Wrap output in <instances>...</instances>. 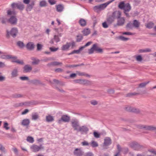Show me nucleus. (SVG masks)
<instances>
[{"label":"nucleus","mask_w":156,"mask_h":156,"mask_svg":"<svg viewBox=\"0 0 156 156\" xmlns=\"http://www.w3.org/2000/svg\"><path fill=\"white\" fill-rule=\"evenodd\" d=\"M7 14L8 15H15L16 12L14 11H11L10 10H8L7 12Z\"/></svg>","instance_id":"obj_50"},{"label":"nucleus","mask_w":156,"mask_h":156,"mask_svg":"<svg viewBox=\"0 0 156 156\" xmlns=\"http://www.w3.org/2000/svg\"><path fill=\"white\" fill-rule=\"evenodd\" d=\"M70 119L69 116L66 115H63L62 116L60 119L58 120V122L60 124L61 123L62 121L65 122H68L69 121Z\"/></svg>","instance_id":"obj_12"},{"label":"nucleus","mask_w":156,"mask_h":156,"mask_svg":"<svg viewBox=\"0 0 156 156\" xmlns=\"http://www.w3.org/2000/svg\"><path fill=\"white\" fill-rule=\"evenodd\" d=\"M89 131V129L86 126H80L77 131L78 132H80L82 133H85L87 134Z\"/></svg>","instance_id":"obj_13"},{"label":"nucleus","mask_w":156,"mask_h":156,"mask_svg":"<svg viewBox=\"0 0 156 156\" xmlns=\"http://www.w3.org/2000/svg\"><path fill=\"white\" fill-rule=\"evenodd\" d=\"M133 26V24L131 22H129L127 24L126 27L127 29H132Z\"/></svg>","instance_id":"obj_39"},{"label":"nucleus","mask_w":156,"mask_h":156,"mask_svg":"<svg viewBox=\"0 0 156 156\" xmlns=\"http://www.w3.org/2000/svg\"><path fill=\"white\" fill-rule=\"evenodd\" d=\"M56 10L58 12H62L64 9V5L62 4H59L56 6Z\"/></svg>","instance_id":"obj_22"},{"label":"nucleus","mask_w":156,"mask_h":156,"mask_svg":"<svg viewBox=\"0 0 156 156\" xmlns=\"http://www.w3.org/2000/svg\"><path fill=\"white\" fill-rule=\"evenodd\" d=\"M39 116L37 113L36 112L33 113L32 115V120H36L39 118Z\"/></svg>","instance_id":"obj_29"},{"label":"nucleus","mask_w":156,"mask_h":156,"mask_svg":"<svg viewBox=\"0 0 156 156\" xmlns=\"http://www.w3.org/2000/svg\"><path fill=\"white\" fill-rule=\"evenodd\" d=\"M32 70V67L29 65H25L23 67V72L24 73H29Z\"/></svg>","instance_id":"obj_17"},{"label":"nucleus","mask_w":156,"mask_h":156,"mask_svg":"<svg viewBox=\"0 0 156 156\" xmlns=\"http://www.w3.org/2000/svg\"><path fill=\"white\" fill-rule=\"evenodd\" d=\"M73 82L75 83H78L81 84L88 85H91V82L89 80H86L77 79L73 80Z\"/></svg>","instance_id":"obj_6"},{"label":"nucleus","mask_w":156,"mask_h":156,"mask_svg":"<svg viewBox=\"0 0 156 156\" xmlns=\"http://www.w3.org/2000/svg\"><path fill=\"white\" fill-rule=\"evenodd\" d=\"M85 156H94V154L92 152L90 151L86 153Z\"/></svg>","instance_id":"obj_60"},{"label":"nucleus","mask_w":156,"mask_h":156,"mask_svg":"<svg viewBox=\"0 0 156 156\" xmlns=\"http://www.w3.org/2000/svg\"><path fill=\"white\" fill-rule=\"evenodd\" d=\"M125 109L128 112L136 113H139L140 112V111L139 109L129 106L125 107Z\"/></svg>","instance_id":"obj_9"},{"label":"nucleus","mask_w":156,"mask_h":156,"mask_svg":"<svg viewBox=\"0 0 156 156\" xmlns=\"http://www.w3.org/2000/svg\"><path fill=\"white\" fill-rule=\"evenodd\" d=\"M146 125H139L137 126V127L140 129H144L146 130Z\"/></svg>","instance_id":"obj_51"},{"label":"nucleus","mask_w":156,"mask_h":156,"mask_svg":"<svg viewBox=\"0 0 156 156\" xmlns=\"http://www.w3.org/2000/svg\"><path fill=\"white\" fill-rule=\"evenodd\" d=\"M125 22V19L124 17H120L119 18L117 19V23L114 24V27H115L117 26H122L124 24Z\"/></svg>","instance_id":"obj_10"},{"label":"nucleus","mask_w":156,"mask_h":156,"mask_svg":"<svg viewBox=\"0 0 156 156\" xmlns=\"http://www.w3.org/2000/svg\"><path fill=\"white\" fill-rule=\"evenodd\" d=\"M138 94H139V93H130L126 95V96L129 97Z\"/></svg>","instance_id":"obj_57"},{"label":"nucleus","mask_w":156,"mask_h":156,"mask_svg":"<svg viewBox=\"0 0 156 156\" xmlns=\"http://www.w3.org/2000/svg\"><path fill=\"white\" fill-rule=\"evenodd\" d=\"M1 58L3 59H9L11 58H13L11 55H1Z\"/></svg>","instance_id":"obj_34"},{"label":"nucleus","mask_w":156,"mask_h":156,"mask_svg":"<svg viewBox=\"0 0 156 156\" xmlns=\"http://www.w3.org/2000/svg\"><path fill=\"white\" fill-rule=\"evenodd\" d=\"M92 41H89L87 42L84 46H81V47L83 49L86 47H87L92 44Z\"/></svg>","instance_id":"obj_56"},{"label":"nucleus","mask_w":156,"mask_h":156,"mask_svg":"<svg viewBox=\"0 0 156 156\" xmlns=\"http://www.w3.org/2000/svg\"><path fill=\"white\" fill-rule=\"evenodd\" d=\"M70 47L69 42H67L66 44L63 45L61 47L62 51H66L68 50Z\"/></svg>","instance_id":"obj_25"},{"label":"nucleus","mask_w":156,"mask_h":156,"mask_svg":"<svg viewBox=\"0 0 156 156\" xmlns=\"http://www.w3.org/2000/svg\"><path fill=\"white\" fill-rule=\"evenodd\" d=\"M14 98H19L23 97V95L20 94H15L12 95Z\"/></svg>","instance_id":"obj_49"},{"label":"nucleus","mask_w":156,"mask_h":156,"mask_svg":"<svg viewBox=\"0 0 156 156\" xmlns=\"http://www.w3.org/2000/svg\"><path fill=\"white\" fill-rule=\"evenodd\" d=\"M149 82V81H148L147 82H144L141 83L139 84V87H145L147 84H148Z\"/></svg>","instance_id":"obj_47"},{"label":"nucleus","mask_w":156,"mask_h":156,"mask_svg":"<svg viewBox=\"0 0 156 156\" xmlns=\"http://www.w3.org/2000/svg\"><path fill=\"white\" fill-rule=\"evenodd\" d=\"M77 74L80 76H84L87 77H90V75L84 72H80L79 71H77Z\"/></svg>","instance_id":"obj_36"},{"label":"nucleus","mask_w":156,"mask_h":156,"mask_svg":"<svg viewBox=\"0 0 156 156\" xmlns=\"http://www.w3.org/2000/svg\"><path fill=\"white\" fill-rule=\"evenodd\" d=\"M9 124L8 123L6 122H4V126L3 127L5 128L6 130H8L9 129V127H8V126Z\"/></svg>","instance_id":"obj_55"},{"label":"nucleus","mask_w":156,"mask_h":156,"mask_svg":"<svg viewBox=\"0 0 156 156\" xmlns=\"http://www.w3.org/2000/svg\"><path fill=\"white\" fill-rule=\"evenodd\" d=\"M111 15L115 19H118L121 17V13L120 11H116L113 12Z\"/></svg>","instance_id":"obj_16"},{"label":"nucleus","mask_w":156,"mask_h":156,"mask_svg":"<svg viewBox=\"0 0 156 156\" xmlns=\"http://www.w3.org/2000/svg\"><path fill=\"white\" fill-rule=\"evenodd\" d=\"M53 66H57L58 65H62V62H58L55 61L53 62Z\"/></svg>","instance_id":"obj_53"},{"label":"nucleus","mask_w":156,"mask_h":156,"mask_svg":"<svg viewBox=\"0 0 156 156\" xmlns=\"http://www.w3.org/2000/svg\"><path fill=\"white\" fill-rule=\"evenodd\" d=\"M18 33V30L17 28H13L11 29L10 31L8 30L6 31V37L7 38H9L10 35H11L13 37L15 38L17 36Z\"/></svg>","instance_id":"obj_2"},{"label":"nucleus","mask_w":156,"mask_h":156,"mask_svg":"<svg viewBox=\"0 0 156 156\" xmlns=\"http://www.w3.org/2000/svg\"><path fill=\"white\" fill-rule=\"evenodd\" d=\"M118 39L123 41H126L129 39V38L125 37L123 36H120L119 37Z\"/></svg>","instance_id":"obj_44"},{"label":"nucleus","mask_w":156,"mask_h":156,"mask_svg":"<svg viewBox=\"0 0 156 156\" xmlns=\"http://www.w3.org/2000/svg\"><path fill=\"white\" fill-rule=\"evenodd\" d=\"M30 122L29 119H26L22 120L21 124L24 126H28Z\"/></svg>","instance_id":"obj_21"},{"label":"nucleus","mask_w":156,"mask_h":156,"mask_svg":"<svg viewBox=\"0 0 156 156\" xmlns=\"http://www.w3.org/2000/svg\"><path fill=\"white\" fill-rule=\"evenodd\" d=\"M133 26L135 28H138L140 26L139 22L136 20H135L133 21Z\"/></svg>","instance_id":"obj_33"},{"label":"nucleus","mask_w":156,"mask_h":156,"mask_svg":"<svg viewBox=\"0 0 156 156\" xmlns=\"http://www.w3.org/2000/svg\"><path fill=\"white\" fill-rule=\"evenodd\" d=\"M40 62V60L39 59L35 60L32 62L33 65H37Z\"/></svg>","instance_id":"obj_64"},{"label":"nucleus","mask_w":156,"mask_h":156,"mask_svg":"<svg viewBox=\"0 0 156 156\" xmlns=\"http://www.w3.org/2000/svg\"><path fill=\"white\" fill-rule=\"evenodd\" d=\"M69 46H72V48H73L75 45V43L73 41H72L71 42H69Z\"/></svg>","instance_id":"obj_62"},{"label":"nucleus","mask_w":156,"mask_h":156,"mask_svg":"<svg viewBox=\"0 0 156 156\" xmlns=\"http://www.w3.org/2000/svg\"><path fill=\"white\" fill-rule=\"evenodd\" d=\"M27 140V141L30 143H33L34 142V139L31 136H28Z\"/></svg>","instance_id":"obj_48"},{"label":"nucleus","mask_w":156,"mask_h":156,"mask_svg":"<svg viewBox=\"0 0 156 156\" xmlns=\"http://www.w3.org/2000/svg\"><path fill=\"white\" fill-rule=\"evenodd\" d=\"M20 79L22 80H29V77L27 76H21Z\"/></svg>","instance_id":"obj_54"},{"label":"nucleus","mask_w":156,"mask_h":156,"mask_svg":"<svg viewBox=\"0 0 156 156\" xmlns=\"http://www.w3.org/2000/svg\"><path fill=\"white\" fill-rule=\"evenodd\" d=\"M129 146L135 150H139L142 147V146L140 145L138 142L133 141L129 143Z\"/></svg>","instance_id":"obj_5"},{"label":"nucleus","mask_w":156,"mask_h":156,"mask_svg":"<svg viewBox=\"0 0 156 156\" xmlns=\"http://www.w3.org/2000/svg\"><path fill=\"white\" fill-rule=\"evenodd\" d=\"M146 130L150 131H156V126L146 125Z\"/></svg>","instance_id":"obj_23"},{"label":"nucleus","mask_w":156,"mask_h":156,"mask_svg":"<svg viewBox=\"0 0 156 156\" xmlns=\"http://www.w3.org/2000/svg\"><path fill=\"white\" fill-rule=\"evenodd\" d=\"M90 145L93 147H96L98 146V144L97 142L94 141H92Z\"/></svg>","instance_id":"obj_37"},{"label":"nucleus","mask_w":156,"mask_h":156,"mask_svg":"<svg viewBox=\"0 0 156 156\" xmlns=\"http://www.w3.org/2000/svg\"><path fill=\"white\" fill-rule=\"evenodd\" d=\"M94 51L97 53H102L103 50L98 46L97 43H95L94 44L91 48L88 50V53L89 54H93Z\"/></svg>","instance_id":"obj_1"},{"label":"nucleus","mask_w":156,"mask_h":156,"mask_svg":"<svg viewBox=\"0 0 156 156\" xmlns=\"http://www.w3.org/2000/svg\"><path fill=\"white\" fill-rule=\"evenodd\" d=\"M23 2L27 5L26 8V10L27 12L31 11L35 4V2L34 0H23Z\"/></svg>","instance_id":"obj_3"},{"label":"nucleus","mask_w":156,"mask_h":156,"mask_svg":"<svg viewBox=\"0 0 156 156\" xmlns=\"http://www.w3.org/2000/svg\"><path fill=\"white\" fill-rule=\"evenodd\" d=\"M48 2L51 5H53L56 3V1L55 0H48Z\"/></svg>","instance_id":"obj_59"},{"label":"nucleus","mask_w":156,"mask_h":156,"mask_svg":"<svg viewBox=\"0 0 156 156\" xmlns=\"http://www.w3.org/2000/svg\"><path fill=\"white\" fill-rule=\"evenodd\" d=\"M90 103L93 105H95L98 104V102L94 100H92L90 101Z\"/></svg>","instance_id":"obj_63"},{"label":"nucleus","mask_w":156,"mask_h":156,"mask_svg":"<svg viewBox=\"0 0 156 156\" xmlns=\"http://www.w3.org/2000/svg\"><path fill=\"white\" fill-rule=\"evenodd\" d=\"M82 33L84 36H87L90 33V30L89 28H85L82 31Z\"/></svg>","instance_id":"obj_30"},{"label":"nucleus","mask_w":156,"mask_h":156,"mask_svg":"<svg viewBox=\"0 0 156 156\" xmlns=\"http://www.w3.org/2000/svg\"><path fill=\"white\" fill-rule=\"evenodd\" d=\"M154 25V24L152 22H150L148 23L146 27L149 29H151L153 27Z\"/></svg>","instance_id":"obj_42"},{"label":"nucleus","mask_w":156,"mask_h":156,"mask_svg":"<svg viewBox=\"0 0 156 156\" xmlns=\"http://www.w3.org/2000/svg\"><path fill=\"white\" fill-rule=\"evenodd\" d=\"M24 103V105L25 106H30L36 104V102L34 101H27Z\"/></svg>","instance_id":"obj_32"},{"label":"nucleus","mask_w":156,"mask_h":156,"mask_svg":"<svg viewBox=\"0 0 156 156\" xmlns=\"http://www.w3.org/2000/svg\"><path fill=\"white\" fill-rule=\"evenodd\" d=\"M112 144V140L109 137H106L104 139L103 147L108 146Z\"/></svg>","instance_id":"obj_18"},{"label":"nucleus","mask_w":156,"mask_h":156,"mask_svg":"<svg viewBox=\"0 0 156 156\" xmlns=\"http://www.w3.org/2000/svg\"><path fill=\"white\" fill-rule=\"evenodd\" d=\"M136 60L138 62H141L143 60V58L141 55H138L136 57Z\"/></svg>","instance_id":"obj_52"},{"label":"nucleus","mask_w":156,"mask_h":156,"mask_svg":"<svg viewBox=\"0 0 156 156\" xmlns=\"http://www.w3.org/2000/svg\"><path fill=\"white\" fill-rule=\"evenodd\" d=\"M115 0H111L106 3L101 4L99 5H96L94 7V9L95 11L98 9L100 10L104 9L108 5Z\"/></svg>","instance_id":"obj_4"},{"label":"nucleus","mask_w":156,"mask_h":156,"mask_svg":"<svg viewBox=\"0 0 156 156\" xmlns=\"http://www.w3.org/2000/svg\"><path fill=\"white\" fill-rule=\"evenodd\" d=\"M93 135L94 137L96 138H98L100 137V133L94 131L93 133Z\"/></svg>","instance_id":"obj_45"},{"label":"nucleus","mask_w":156,"mask_h":156,"mask_svg":"<svg viewBox=\"0 0 156 156\" xmlns=\"http://www.w3.org/2000/svg\"><path fill=\"white\" fill-rule=\"evenodd\" d=\"M11 77H16L18 75V70L16 69H14L11 73Z\"/></svg>","instance_id":"obj_26"},{"label":"nucleus","mask_w":156,"mask_h":156,"mask_svg":"<svg viewBox=\"0 0 156 156\" xmlns=\"http://www.w3.org/2000/svg\"><path fill=\"white\" fill-rule=\"evenodd\" d=\"M53 38L56 43H58L60 41V39L59 37H58V36L55 35Z\"/></svg>","instance_id":"obj_43"},{"label":"nucleus","mask_w":156,"mask_h":156,"mask_svg":"<svg viewBox=\"0 0 156 156\" xmlns=\"http://www.w3.org/2000/svg\"><path fill=\"white\" fill-rule=\"evenodd\" d=\"M114 18L112 16V15L109 16L107 18V21L109 24H111L115 21Z\"/></svg>","instance_id":"obj_20"},{"label":"nucleus","mask_w":156,"mask_h":156,"mask_svg":"<svg viewBox=\"0 0 156 156\" xmlns=\"http://www.w3.org/2000/svg\"><path fill=\"white\" fill-rule=\"evenodd\" d=\"M73 154L75 156H82L84 152L81 148H76L74 150Z\"/></svg>","instance_id":"obj_14"},{"label":"nucleus","mask_w":156,"mask_h":156,"mask_svg":"<svg viewBox=\"0 0 156 156\" xmlns=\"http://www.w3.org/2000/svg\"><path fill=\"white\" fill-rule=\"evenodd\" d=\"M27 48L29 50H33L34 48V45L33 42H29L26 44Z\"/></svg>","instance_id":"obj_19"},{"label":"nucleus","mask_w":156,"mask_h":156,"mask_svg":"<svg viewBox=\"0 0 156 156\" xmlns=\"http://www.w3.org/2000/svg\"><path fill=\"white\" fill-rule=\"evenodd\" d=\"M126 4L123 2H120L119 5V7L121 9H123Z\"/></svg>","instance_id":"obj_41"},{"label":"nucleus","mask_w":156,"mask_h":156,"mask_svg":"<svg viewBox=\"0 0 156 156\" xmlns=\"http://www.w3.org/2000/svg\"><path fill=\"white\" fill-rule=\"evenodd\" d=\"M17 45L20 48H23L25 46V44L23 42L19 41L17 42Z\"/></svg>","instance_id":"obj_35"},{"label":"nucleus","mask_w":156,"mask_h":156,"mask_svg":"<svg viewBox=\"0 0 156 156\" xmlns=\"http://www.w3.org/2000/svg\"><path fill=\"white\" fill-rule=\"evenodd\" d=\"M39 5L41 7H45L47 5V3L45 1H42L40 2Z\"/></svg>","instance_id":"obj_40"},{"label":"nucleus","mask_w":156,"mask_h":156,"mask_svg":"<svg viewBox=\"0 0 156 156\" xmlns=\"http://www.w3.org/2000/svg\"><path fill=\"white\" fill-rule=\"evenodd\" d=\"M79 23L81 26L83 27L87 25L86 20L83 18H81L80 20Z\"/></svg>","instance_id":"obj_24"},{"label":"nucleus","mask_w":156,"mask_h":156,"mask_svg":"<svg viewBox=\"0 0 156 156\" xmlns=\"http://www.w3.org/2000/svg\"><path fill=\"white\" fill-rule=\"evenodd\" d=\"M50 50L51 51L55 52L56 51L59 49L58 48H55L54 47H50L49 48Z\"/></svg>","instance_id":"obj_58"},{"label":"nucleus","mask_w":156,"mask_h":156,"mask_svg":"<svg viewBox=\"0 0 156 156\" xmlns=\"http://www.w3.org/2000/svg\"><path fill=\"white\" fill-rule=\"evenodd\" d=\"M54 120L53 116L51 115H48L46 116V121L48 122H51L53 121Z\"/></svg>","instance_id":"obj_31"},{"label":"nucleus","mask_w":156,"mask_h":156,"mask_svg":"<svg viewBox=\"0 0 156 156\" xmlns=\"http://www.w3.org/2000/svg\"><path fill=\"white\" fill-rule=\"evenodd\" d=\"M71 123L74 130L77 131L80 126L78 120L77 119H73L71 121Z\"/></svg>","instance_id":"obj_8"},{"label":"nucleus","mask_w":156,"mask_h":156,"mask_svg":"<svg viewBox=\"0 0 156 156\" xmlns=\"http://www.w3.org/2000/svg\"><path fill=\"white\" fill-rule=\"evenodd\" d=\"M83 49L82 47H80L79 49L77 50H74L73 51L74 54H79L80 53V51L82 50Z\"/></svg>","instance_id":"obj_46"},{"label":"nucleus","mask_w":156,"mask_h":156,"mask_svg":"<svg viewBox=\"0 0 156 156\" xmlns=\"http://www.w3.org/2000/svg\"><path fill=\"white\" fill-rule=\"evenodd\" d=\"M17 19L14 16H12L8 20L9 23L12 25H15L17 24Z\"/></svg>","instance_id":"obj_15"},{"label":"nucleus","mask_w":156,"mask_h":156,"mask_svg":"<svg viewBox=\"0 0 156 156\" xmlns=\"http://www.w3.org/2000/svg\"><path fill=\"white\" fill-rule=\"evenodd\" d=\"M76 38V41L77 42H80L83 39V36L81 34H79L77 36Z\"/></svg>","instance_id":"obj_38"},{"label":"nucleus","mask_w":156,"mask_h":156,"mask_svg":"<svg viewBox=\"0 0 156 156\" xmlns=\"http://www.w3.org/2000/svg\"><path fill=\"white\" fill-rule=\"evenodd\" d=\"M30 82L32 84L35 85L42 84V83L39 80L37 79L32 80L30 81Z\"/></svg>","instance_id":"obj_28"},{"label":"nucleus","mask_w":156,"mask_h":156,"mask_svg":"<svg viewBox=\"0 0 156 156\" xmlns=\"http://www.w3.org/2000/svg\"><path fill=\"white\" fill-rule=\"evenodd\" d=\"M31 149L32 150L33 152H37L41 149H44V147L41 144L39 146L36 145H33L31 147Z\"/></svg>","instance_id":"obj_11"},{"label":"nucleus","mask_w":156,"mask_h":156,"mask_svg":"<svg viewBox=\"0 0 156 156\" xmlns=\"http://www.w3.org/2000/svg\"><path fill=\"white\" fill-rule=\"evenodd\" d=\"M11 7L13 9L16 7L17 9L21 11L23 10L25 7L24 5L21 2L18 3H13L11 4Z\"/></svg>","instance_id":"obj_7"},{"label":"nucleus","mask_w":156,"mask_h":156,"mask_svg":"<svg viewBox=\"0 0 156 156\" xmlns=\"http://www.w3.org/2000/svg\"><path fill=\"white\" fill-rule=\"evenodd\" d=\"M23 105H24V102H21L20 103H18L16 104L15 105V106L16 107H18L19 106H22Z\"/></svg>","instance_id":"obj_61"},{"label":"nucleus","mask_w":156,"mask_h":156,"mask_svg":"<svg viewBox=\"0 0 156 156\" xmlns=\"http://www.w3.org/2000/svg\"><path fill=\"white\" fill-rule=\"evenodd\" d=\"M131 7L130 4L129 3L126 4L123 9L124 11L129 12L131 10Z\"/></svg>","instance_id":"obj_27"}]
</instances>
